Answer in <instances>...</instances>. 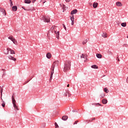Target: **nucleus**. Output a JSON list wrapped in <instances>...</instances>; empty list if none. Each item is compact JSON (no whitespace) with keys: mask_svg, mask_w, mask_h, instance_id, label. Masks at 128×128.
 I'll list each match as a JSON object with an SVG mask.
<instances>
[{"mask_svg":"<svg viewBox=\"0 0 128 128\" xmlns=\"http://www.w3.org/2000/svg\"><path fill=\"white\" fill-rule=\"evenodd\" d=\"M8 58L9 60H14V62H16V58H14V57H13L12 56L9 55L8 56Z\"/></svg>","mask_w":128,"mask_h":128,"instance_id":"8","label":"nucleus"},{"mask_svg":"<svg viewBox=\"0 0 128 128\" xmlns=\"http://www.w3.org/2000/svg\"><path fill=\"white\" fill-rule=\"evenodd\" d=\"M95 120V118H94L92 119L91 120Z\"/></svg>","mask_w":128,"mask_h":128,"instance_id":"45","label":"nucleus"},{"mask_svg":"<svg viewBox=\"0 0 128 128\" xmlns=\"http://www.w3.org/2000/svg\"><path fill=\"white\" fill-rule=\"evenodd\" d=\"M87 56H88L86 54H82L80 56V58H86Z\"/></svg>","mask_w":128,"mask_h":128,"instance_id":"14","label":"nucleus"},{"mask_svg":"<svg viewBox=\"0 0 128 128\" xmlns=\"http://www.w3.org/2000/svg\"><path fill=\"white\" fill-rule=\"evenodd\" d=\"M0 98L2 100V106L3 108H4L5 106H6V102H4V101L2 100V97H0Z\"/></svg>","mask_w":128,"mask_h":128,"instance_id":"16","label":"nucleus"},{"mask_svg":"<svg viewBox=\"0 0 128 128\" xmlns=\"http://www.w3.org/2000/svg\"><path fill=\"white\" fill-rule=\"evenodd\" d=\"M10 48H7V49L4 50L5 54H8V52H10Z\"/></svg>","mask_w":128,"mask_h":128,"instance_id":"10","label":"nucleus"},{"mask_svg":"<svg viewBox=\"0 0 128 128\" xmlns=\"http://www.w3.org/2000/svg\"><path fill=\"white\" fill-rule=\"evenodd\" d=\"M50 30H54V34H56V38H58V40L60 38V32H56V26H52Z\"/></svg>","mask_w":128,"mask_h":128,"instance_id":"4","label":"nucleus"},{"mask_svg":"<svg viewBox=\"0 0 128 128\" xmlns=\"http://www.w3.org/2000/svg\"><path fill=\"white\" fill-rule=\"evenodd\" d=\"M72 26H74V20H72Z\"/></svg>","mask_w":128,"mask_h":128,"instance_id":"33","label":"nucleus"},{"mask_svg":"<svg viewBox=\"0 0 128 128\" xmlns=\"http://www.w3.org/2000/svg\"><path fill=\"white\" fill-rule=\"evenodd\" d=\"M4 88V86H0L1 98H2V92L4 90V88Z\"/></svg>","mask_w":128,"mask_h":128,"instance_id":"18","label":"nucleus"},{"mask_svg":"<svg viewBox=\"0 0 128 128\" xmlns=\"http://www.w3.org/2000/svg\"><path fill=\"white\" fill-rule=\"evenodd\" d=\"M76 12H78V10L75 9L74 10H72L70 14H72V16H74V14H76Z\"/></svg>","mask_w":128,"mask_h":128,"instance_id":"9","label":"nucleus"},{"mask_svg":"<svg viewBox=\"0 0 128 128\" xmlns=\"http://www.w3.org/2000/svg\"><path fill=\"white\" fill-rule=\"evenodd\" d=\"M46 56L48 58H52V54L50 52H48Z\"/></svg>","mask_w":128,"mask_h":128,"instance_id":"12","label":"nucleus"},{"mask_svg":"<svg viewBox=\"0 0 128 128\" xmlns=\"http://www.w3.org/2000/svg\"><path fill=\"white\" fill-rule=\"evenodd\" d=\"M44 2H44V3H43V4H44Z\"/></svg>","mask_w":128,"mask_h":128,"instance_id":"50","label":"nucleus"},{"mask_svg":"<svg viewBox=\"0 0 128 128\" xmlns=\"http://www.w3.org/2000/svg\"><path fill=\"white\" fill-rule=\"evenodd\" d=\"M60 6H62V4H60Z\"/></svg>","mask_w":128,"mask_h":128,"instance_id":"51","label":"nucleus"},{"mask_svg":"<svg viewBox=\"0 0 128 128\" xmlns=\"http://www.w3.org/2000/svg\"><path fill=\"white\" fill-rule=\"evenodd\" d=\"M104 92L106 94H108V90L107 88H104Z\"/></svg>","mask_w":128,"mask_h":128,"instance_id":"28","label":"nucleus"},{"mask_svg":"<svg viewBox=\"0 0 128 128\" xmlns=\"http://www.w3.org/2000/svg\"><path fill=\"white\" fill-rule=\"evenodd\" d=\"M102 38H108V34L106 32L102 33Z\"/></svg>","mask_w":128,"mask_h":128,"instance_id":"19","label":"nucleus"},{"mask_svg":"<svg viewBox=\"0 0 128 128\" xmlns=\"http://www.w3.org/2000/svg\"><path fill=\"white\" fill-rule=\"evenodd\" d=\"M42 18L45 22H50V18L48 16H43Z\"/></svg>","mask_w":128,"mask_h":128,"instance_id":"5","label":"nucleus"},{"mask_svg":"<svg viewBox=\"0 0 128 128\" xmlns=\"http://www.w3.org/2000/svg\"><path fill=\"white\" fill-rule=\"evenodd\" d=\"M0 12H2L3 16H6V10L1 7H0Z\"/></svg>","mask_w":128,"mask_h":128,"instance_id":"6","label":"nucleus"},{"mask_svg":"<svg viewBox=\"0 0 128 128\" xmlns=\"http://www.w3.org/2000/svg\"><path fill=\"white\" fill-rule=\"evenodd\" d=\"M67 87H68V88L70 87V84H68L67 85Z\"/></svg>","mask_w":128,"mask_h":128,"instance_id":"44","label":"nucleus"},{"mask_svg":"<svg viewBox=\"0 0 128 128\" xmlns=\"http://www.w3.org/2000/svg\"><path fill=\"white\" fill-rule=\"evenodd\" d=\"M2 70H4V69H2Z\"/></svg>","mask_w":128,"mask_h":128,"instance_id":"49","label":"nucleus"},{"mask_svg":"<svg viewBox=\"0 0 128 128\" xmlns=\"http://www.w3.org/2000/svg\"><path fill=\"white\" fill-rule=\"evenodd\" d=\"M122 26H123V28H126V22H122L121 24Z\"/></svg>","mask_w":128,"mask_h":128,"instance_id":"23","label":"nucleus"},{"mask_svg":"<svg viewBox=\"0 0 128 128\" xmlns=\"http://www.w3.org/2000/svg\"><path fill=\"white\" fill-rule=\"evenodd\" d=\"M68 117L66 116H64L62 117V120H68Z\"/></svg>","mask_w":128,"mask_h":128,"instance_id":"22","label":"nucleus"},{"mask_svg":"<svg viewBox=\"0 0 128 128\" xmlns=\"http://www.w3.org/2000/svg\"><path fill=\"white\" fill-rule=\"evenodd\" d=\"M116 6H122V2H116Z\"/></svg>","mask_w":128,"mask_h":128,"instance_id":"15","label":"nucleus"},{"mask_svg":"<svg viewBox=\"0 0 128 128\" xmlns=\"http://www.w3.org/2000/svg\"><path fill=\"white\" fill-rule=\"evenodd\" d=\"M9 50H10V54H16L15 52H14V50H12V49H9Z\"/></svg>","mask_w":128,"mask_h":128,"instance_id":"25","label":"nucleus"},{"mask_svg":"<svg viewBox=\"0 0 128 128\" xmlns=\"http://www.w3.org/2000/svg\"><path fill=\"white\" fill-rule=\"evenodd\" d=\"M51 70H52L50 72V80H52V76L54 75V69H51Z\"/></svg>","mask_w":128,"mask_h":128,"instance_id":"7","label":"nucleus"},{"mask_svg":"<svg viewBox=\"0 0 128 128\" xmlns=\"http://www.w3.org/2000/svg\"><path fill=\"white\" fill-rule=\"evenodd\" d=\"M62 26L65 30H66V26L64 25V24H62Z\"/></svg>","mask_w":128,"mask_h":128,"instance_id":"36","label":"nucleus"},{"mask_svg":"<svg viewBox=\"0 0 128 128\" xmlns=\"http://www.w3.org/2000/svg\"><path fill=\"white\" fill-rule=\"evenodd\" d=\"M92 68H98V67L96 65H92L91 66Z\"/></svg>","mask_w":128,"mask_h":128,"instance_id":"26","label":"nucleus"},{"mask_svg":"<svg viewBox=\"0 0 128 128\" xmlns=\"http://www.w3.org/2000/svg\"><path fill=\"white\" fill-rule=\"evenodd\" d=\"M12 100L14 108L16 110H18V106H16V100H14V96H12Z\"/></svg>","mask_w":128,"mask_h":128,"instance_id":"2","label":"nucleus"},{"mask_svg":"<svg viewBox=\"0 0 128 128\" xmlns=\"http://www.w3.org/2000/svg\"><path fill=\"white\" fill-rule=\"evenodd\" d=\"M104 96H105V94L104 93L100 95L101 98H104Z\"/></svg>","mask_w":128,"mask_h":128,"instance_id":"34","label":"nucleus"},{"mask_svg":"<svg viewBox=\"0 0 128 128\" xmlns=\"http://www.w3.org/2000/svg\"><path fill=\"white\" fill-rule=\"evenodd\" d=\"M47 36H48V40H50V36L48 35V34H47Z\"/></svg>","mask_w":128,"mask_h":128,"instance_id":"40","label":"nucleus"},{"mask_svg":"<svg viewBox=\"0 0 128 128\" xmlns=\"http://www.w3.org/2000/svg\"><path fill=\"white\" fill-rule=\"evenodd\" d=\"M64 6H66L64 5Z\"/></svg>","mask_w":128,"mask_h":128,"instance_id":"46","label":"nucleus"},{"mask_svg":"<svg viewBox=\"0 0 128 128\" xmlns=\"http://www.w3.org/2000/svg\"><path fill=\"white\" fill-rule=\"evenodd\" d=\"M36 0H32V4H34V2L36 1Z\"/></svg>","mask_w":128,"mask_h":128,"instance_id":"39","label":"nucleus"},{"mask_svg":"<svg viewBox=\"0 0 128 128\" xmlns=\"http://www.w3.org/2000/svg\"><path fill=\"white\" fill-rule=\"evenodd\" d=\"M12 12H16V10H18V6H13L12 7Z\"/></svg>","mask_w":128,"mask_h":128,"instance_id":"11","label":"nucleus"},{"mask_svg":"<svg viewBox=\"0 0 128 128\" xmlns=\"http://www.w3.org/2000/svg\"><path fill=\"white\" fill-rule=\"evenodd\" d=\"M118 61L120 62V59H118Z\"/></svg>","mask_w":128,"mask_h":128,"instance_id":"47","label":"nucleus"},{"mask_svg":"<svg viewBox=\"0 0 128 128\" xmlns=\"http://www.w3.org/2000/svg\"><path fill=\"white\" fill-rule=\"evenodd\" d=\"M78 122V120H76L74 122V124H77Z\"/></svg>","mask_w":128,"mask_h":128,"instance_id":"35","label":"nucleus"},{"mask_svg":"<svg viewBox=\"0 0 128 128\" xmlns=\"http://www.w3.org/2000/svg\"><path fill=\"white\" fill-rule=\"evenodd\" d=\"M60 62L58 60L54 62L50 70H54V68H58V66Z\"/></svg>","mask_w":128,"mask_h":128,"instance_id":"3","label":"nucleus"},{"mask_svg":"<svg viewBox=\"0 0 128 128\" xmlns=\"http://www.w3.org/2000/svg\"><path fill=\"white\" fill-rule=\"evenodd\" d=\"M96 56L98 58H102V56L101 55V54H96Z\"/></svg>","mask_w":128,"mask_h":128,"instance_id":"21","label":"nucleus"},{"mask_svg":"<svg viewBox=\"0 0 128 128\" xmlns=\"http://www.w3.org/2000/svg\"><path fill=\"white\" fill-rule=\"evenodd\" d=\"M55 126H58V124H56V122L55 123Z\"/></svg>","mask_w":128,"mask_h":128,"instance_id":"41","label":"nucleus"},{"mask_svg":"<svg viewBox=\"0 0 128 128\" xmlns=\"http://www.w3.org/2000/svg\"><path fill=\"white\" fill-rule=\"evenodd\" d=\"M8 38V40H12H12H14V38L12 36H9Z\"/></svg>","mask_w":128,"mask_h":128,"instance_id":"27","label":"nucleus"},{"mask_svg":"<svg viewBox=\"0 0 128 128\" xmlns=\"http://www.w3.org/2000/svg\"><path fill=\"white\" fill-rule=\"evenodd\" d=\"M70 20L71 21L74 20V15H72V16H70Z\"/></svg>","mask_w":128,"mask_h":128,"instance_id":"29","label":"nucleus"},{"mask_svg":"<svg viewBox=\"0 0 128 128\" xmlns=\"http://www.w3.org/2000/svg\"><path fill=\"white\" fill-rule=\"evenodd\" d=\"M98 2H94L93 4V8H98Z\"/></svg>","mask_w":128,"mask_h":128,"instance_id":"13","label":"nucleus"},{"mask_svg":"<svg viewBox=\"0 0 128 128\" xmlns=\"http://www.w3.org/2000/svg\"><path fill=\"white\" fill-rule=\"evenodd\" d=\"M86 42H88V40H84L82 42V44H86Z\"/></svg>","mask_w":128,"mask_h":128,"instance_id":"31","label":"nucleus"},{"mask_svg":"<svg viewBox=\"0 0 128 128\" xmlns=\"http://www.w3.org/2000/svg\"><path fill=\"white\" fill-rule=\"evenodd\" d=\"M3 76H6V72H4L3 73Z\"/></svg>","mask_w":128,"mask_h":128,"instance_id":"42","label":"nucleus"},{"mask_svg":"<svg viewBox=\"0 0 128 128\" xmlns=\"http://www.w3.org/2000/svg\"><path fill=\"white\" fill-rule=\"evenodd\" d=\"M68 96H70V93L68 92H66V93L65 94V96H68Z\"/></svg>","mask_w":128,"mask_h":128,"instance_id":"30","label":"nucleus"},{"mask_svg":"<svg viewBox=\"0 0 128 128\" xmlns=\"http://www.w3.org/2000/svg\"><path fill=\"white\" fill-rule=\"evenodd\" d=\"M96 104H98L99 106H102V105L100 104H98V103Z\"/></svg>","mask_w":128,"mask_h":128,"instance_id":"43","label":"nucleus"},{"mask_svg":"<svg viewBox=\"0 0 128 128\" xmlns=\"http://www.w3.org/2000/svg\"><path fill=\"white\" fill-rule=\"evenodd\" d=\"M65 2H70V0H65Z\"/></svg>","mask_w":128,"mask_h":128,"instance_id":"38","label":"nucleus"},{"mask_svg":"<svg viewBox=\"0 0 128 128\" xmlns=\"http://www.w3.org/2000/svg\"><path fill=\"white\" fill-rule=\"evenodd\" d=\"M102 104H108V100L106 99H103L102 100Z\"/></svg>","mask_w":128,"mask_h":128,"instance_id":"17","label":"nucleus"},{"mask_svg":"<svg viewBox=\"0 0 128 128\" xmlns=\"http://www.w3.org/2000/svg\"><path fill=\"white\" fill-rule=\"evenodd\" d=\"M10 6H14V4H12V0H10Z\"/></svg>","mask_w":128,"mask_h":128,"instance_id":"32","label":"nucleus"},{"mask_svg":"<svg viewBox=\"0 0 128 128\" xmlns=\"http://www.w3.org/2000/svg\"><path fill=\"white\" fill-rule=\"evenodd\" d=\"M22 8H23V10H26V8H24V7H22Z\"/></svg>","mask_w":128,"mask_h":128,"instance_id":"37","label":"nucleus"},{"mask_svg":"<svg viewBox=\"0 0 128 128\" xmlns=\"http://www.w3.org/2000/svg\"><path fill=\"white\" fill-rule=\"evenodd\" d=\"M70 66H72V62L70 60L66 61L65 62L64 72H65L70 69Z\"/></svg>","mask_w":128,"mask_h":128,"instance_id":"1","label":"nucleus"},{"mask_svg":"<svg viewBox=\"0 0 128 128\" xmlns=\"http://www.w3.org/2000/svg\"><path fill=\"white\" fill-rule=\"evenodd\" d=\"M25 4H30L32 2V0H24Z\"/></svg>","mask_w":128,"mask_h":128,"instance_id":"24","label":"nucleus"},{"mask_svg":"<svg viewBox=\"0 0 128 128\" xmlns=\"http://www.w3.org/2000/svg\"><path fill=\"white\" fill-rule=\"evenodd\" d=\"M12 42L14 44H16V46H18V41H16V39L14 38L12 40Z\"/></svg>","mask_w":128,"mask_h":128,"instance_id":"20","label":"nucleus"},{"mask_svg":"<svg viewBox=\"0 0 128 128\" xmlns=\"http://www.w3.org/2000/svg\"><path fill=\"white\" fill-rule=\"evenodd\" d=\"M84 62H86V60H85Z\"/></svg>","mask_w":128,"mask_h":128,"instance_id":"48","label":"nucleus"}]
</instances>
